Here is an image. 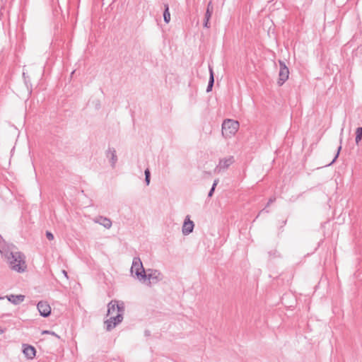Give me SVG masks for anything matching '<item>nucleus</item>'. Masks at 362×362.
Listing matches in <instances>:
<instances>
[{
  "label": "nucleus",
  "mask_w": 362,
  "mask_h": 362,
  "mask_svg": "<svg viewBox=\"0 0 362 362\" xmlns=\"http://www.w3.org/2000/svg\"><path fill=\"white\" fill-rule=\"evenodd\" d=\"M239 122L236 120L226 119L222 124V135L225 138H230L235 134L239 129Z\"/></svg>",
  "instance_id": "f03ea898"
},
{
  "label": "nucleus",
  "mask_w": 362,
  "mask_h": 362,
  "mask_svg": "<svg viewBox=\"0 0 362 362\" xmlns=\"http://www.w3.org/2000/svg\"><path fill=\"white\" fill-rule=\"evenodd\" d=\"M194 226V222L192 221H190L189 217L187 216V218L185 220L182 226V231L183 235H187L189 233H191L193 231Z\"/></svg>",
  "instance_id": "9d476101"
},
{
  "label": "nucleus",
  "mask_w": 362,
  "mask_h": 362,
  "mask_svg": "<svg viewBox=\"0 0 362 362\" xmlns=\"http://www.w3.org/2000/svg\"><path fill=\"white\" fill-rule=\"evenodd\" d=\"M145 175V182L146 185H148L151 180V173L148 168H146L144 171Z\"/></svg>",
  "instance_id": "4be33fe9"
},
{
  "label": "nucleus",
  "mask_w": 362,
  "mask_h": 362,
  "mask_svg": "<svg viewBox=\"0 0 362 362\" xmlns=\"http://www.w3.org/2000/svg\"><path fill=\"white\" fill-rule=\"evenodd\" d=\"M214 12V6L212 1H210L207 4L206 11L205 13V18H211Z\"/></svg>",
  "instance_id": "dca6fc26"
},
{
  "label": "nucleus",
  "mask_w": 362,
  "mask_h": 362,
  "mask_svg": "<svg viewBox=\"0 0 362 362\" xmlns=\"http://www.w3.org/2000/svg\"><path fill=\"white\" fill-rule=\"evenodd\" d=\"M23 77H24V78H25V81H26V78H25V73H23Z\"/></svg>",
  "instance_id": "c756f323"
},
{
  "label": "nucleus",
  "mask_w": 362,
  "mask_h": 362,
  "mask_svg": "<svg viewBox=\"0 0 362 362\" xmlns=\"http://www.w3.org/2000/svg\"><path fill=\"white\" fill-rule=\"evenodd\" d=\"M146 279L149 281L148 284H156L163 279V275L158 270H151L150 273L146 274Z\"/></svg>",
  "instance_id": "0eeeda50"
},
{
  "label": "nucleus",
  "mask_w": 362,
  "mask_h": 362,
  "mask_svg": "<svg viewBox=\"0 0 362 362\" xmlns=\"http://www.w3.org/2000/svg\"><path fill=\"white\" fill-rule=\"evenodd\" d=\"M218 180L216 179L214 181V183L212 185V187L211 188V189L209 190V193H208V197H211L214 194V192L215 191V189H216V185H218Z\"/></svg>",
  "instance_id": "412c9836"
},
{
  "label": "nucleus",
  "mask_w": 362,
  "mask_h": 362,
  "mask_svg": "<svg viewBox=\"0 0 362 362\" xmlns=\"http://www.w3.org/2000/svg\"><path fill=\"white\" fill-rule=\"evenodd\" d=\"M23 353L28 359H33L35 356L36 350L34 346L23 344Z\"/></svg>",
  "instance_id": "1a4fd4ad"
},
{
  "label": "nucleus",
  "mask_w": 362,
  "mask_h": 362,
  "mask_svg": "<svg viewBox=\"0 0 362 362\" xmlns=\"http://www.w3.org/2000/svg\"><path fill=\"white\" fill-rule=\"evenodd\" d=\"M95 222L103 226L105 228L109 229L112 226V221L110 218L100 216L95 219Z\"/></svg>",
  "instance_id": "9b49d317"
},
{
  "label": "nucleus",
  "mask_w": 362,
  "mask_h": 362,
  "mask_svg": "<svg viewBox=\"0 0 362 362\" xmlns=\"http://www.w3.org/2000/svg\"><path fill=\"white\" fill-rule=\"evenodd\" d=\"M117 303V301H116V300H111L107 304V315H110L112 313H113L116 310Z\"/></svg>",
  "instance_id": "f3484780"
},
{
  "label": "nucleus",
  "mask_w": 362,
  "mask_h": 362,
  "mask_svg": "<svg viewBox=\"0 0 362 362\" xmlns=\"http://www.w3.org/2000/svg\"><path fill=\"white\" fill-rule=\"evenodd\" d=\"M280 69H279V81L278 84L279 86H282L288 78L289 75V70L288 68L286 66L284 62L282 60L279 61Z\"/></svg>",
  "instance_id": "20e7f679"
},
{
  "label": "nucleus",
  "mask_w": 362,
  "mask_h": 362,
  "mask_svg": "<svg viewBox=\"0 0 362 362\" xmlns=\"http://www.w3.org/2000/svg\"><path fill=\"white\" fill-rule=\"evenodd\" d=\"M209 72H210V76H209V82H208V86H207V88H206V92L207 93L211 91L212 88H213L214 84V77L213 69L210 66H209Z\"/></svg>",
  "instance_id": "4468645a"
},
{
  "label": "nucleus",
  "mask_w": 362,
  "mask_h": 362,
  "mask_svg": "<svg viewBox=\"0 0 362 362\" xmlns=\"http://www.w3.org/2000/svg\"><path fill=\"white\" fill-rule=\"evenodd\" d=\"M164 7H165V9H164V11H163V19H164V21L166 23H168L170 21V12H169V6L168 4H164Z\"/></svg>",
  "instance_id": "2eb2a0df"
},
{
  "label": "nucleus",
  "mask_w": 362,
  "mask_h": 362,
  "mask_svg": "<svg viewBox=\"0 0 362 362\" xmlns=\"http://www.w3.org/2000/svg\"><path fill=\"white\" fill-rule=\"evenodd\" d=\"M116 310H117L118 313H122L123 315L124 312V305L123 302H121L120 303H117L116 305Z\"/></svg>",
  "instance_id": "5701e85b"
},
{
  "label": "nucleus",
  "mask_w": 362,
  "mask_h": 362,
  "mask_svg": "<svg viewBox=\"0 0 362 362\" xmlns=\"http://www.w3.org/2000/svg\"><path fill=\"white\" fill-rule=\"evenodd\" d=\"M361 139H362V127H357L356 129V138H355L356 144H358V143L361 141Z\"/></svg>",
  "instance_id": "a211bd4d"
},
{
  "label": "nucleus",
  "mask_w": 362,
  "mask_h": 362,
  "mask_svg": "<svg viewBox=\"0 0 362 362\" xmlns=\"http://www.w3.org/2000/svg\"><path fill=\"white\" fill-rule=\"evenodd\" d=\"M46 237L49 240H54V235L50 231H46Z\"/></svg>",
  "instance_id": "393cba45"
},
{
  "label": "nucleus",
  "mask_w": 362,
  "mask_h": 362,
  "mask_svg": "<svg viewBox=\"0 0 362 362\" xmlns=\"http://www.w3.org/2000/svg\"><path fill=\"white\" fill-rule=\"evenodd\" d=\"M145 335H146V336H149V335H150V331H148V330H146V331H145Z\"/></svg>",
  "instance_id": "bb28decb"
},
{
  "label": "nucleus",
  "mask_w": 362,
  "mask_h": 362,
  "mask_svg": "<svg viewBox=\"0 0 362 362\" xmlns=\"http://www.w3.org/2000/svg\"><path fill=\"white\" fill-rule=\"evenodd\" d=\"M62 273L64 274V275L66 277H68V276H67V272H66L65 270H62Z\"/></svg>",
  "instance_id": "cd10ccee"
},
{
  "label": "nucleus",
  "mask_w": 362,
  "mask_h": 362,
  "mask_svg": "<svg viewBox=\"0 0 362 362\" xmlns=\"http://www.w3.org/2000/svg\"><path fill=\"white\" fill-rule=\"evenodd\" d=\"M6 298L8 300V301L12 303L13 304L18 305L24 300L25 296H23V295H10V296H6Z\"/></svg>",
  "instance_id": "f8f14e48"
},
{
  "label": "nucleus",
  "mask_w": 362,
  "mask_h": 362,
  "mask_svg": "<svg viewBox=\"0 0 362 362\" xmlns=\"http://www.w3.org/2000/svg\"><path fill=\"white\" fill-rule=\"evenodd\" d=\"M105 156L107 158H109L112 168H115L117 161L116 150L112 147H109L105 152Z\"/></svg>",
  "instance_id": "6e6552de"
},
{
  "label": "nucleus",
  "mask_w": 362,
  "mask_h": 362,
  "mask_svg": "<svg viewBox=\"0 0 362 362\" xmlns=\"http://www.w3.org/2000/svg\"><path fill=\"white\" fill-rule=\"evenodd\" d=\"M234 159L233 156L220 160L218 166L223 169H227L233 163Z\"/></svg>",
  "instance_id": "ddd939ff"
},
{
  "label": "nucleus",
  "mask_w": 362,
  "mask_h": 362,
  "mask_svg": "<svg viewBox=\"0 0 362 362\" xmlns=\"http://www.w3.org/2000/svg\"><path fill=\"white\" fill-rule=\"evenodd\" d=\"M211 18H204V27L209 28L210 27L209 20Z\"/></svg>",
  "instance_id": "a878e982"
},
{
  "label": "nucleus",
  "mask_w": 362,
  "mask_h": 362,
  "mask_svg": "<svg viewBox=\"0 0 362 362\" xmlns=\"http://www.w3.org/2000/svg\"><path fill=\"white\" fill-rule=\"evenodd\" d=\"M4 332V329H1V328L0 327V334H3Z\"/></svg>",
  "instance_id": "c85d7f7f"
},
{
  "label": "nucleus",
  "mask_w": 362,
  "mask_h": 362,
  "mask_svg": "<svg viewBox=\"0 0 362 362\" xmlns=\"http://www.w3.org/2000/svg\"><path fill=\"white\" fill-rule=\"evenodd\" d=\"M37 308L40 315L44 317H48L51 313V307L45 301H40L37 305Z\"/></svg>",
  "instance_id": "423d86ee"
},
{
  "label": "nucleus",
  "mask_w": 362,
  "mask_h": 362,
  "mask_svg": "<svg viewBox=\"0 0 362 362\" xmlns=\"http://www.w3.org/2000/svg\"><path fill=\"white\" fill-rule=\"evenodd\" d=\"M122 320L123 316L122 313H117L116 316L111 317L110 318L105 321V324L106 325V329L107 331H111Z\"/></svg>",
  "instance_id": "39448f33"
},
{
  "label": "nucleus",
  "mask_w": 362,
  "mask_h": 362,
  "mask_svg": "<svg viewBox=\"0 0 362 362\" xmlns=\"http://www.w3.org/2000/svg\"><path fill=\"white\" fill-rule=\"evenodd\" d=\"M276 201V197H272L269 198L267 205H266V207L264 208L262 210H261L259 213V214L257 215V216L256 218H257L260 214L263 213V212H265V213H269V210L267 209V207H268L270 204H272V203H274V202Z\"/></svg>",
  "instance_id": "aec40b11"
},
{
  "label": "nucleus",
  "mask_w": 362,
  "mask_h": 362,
  "mask_svg": "<svg viewBox=\"0 0 362 362\" xmlns=\"http://www.w3.org/2000/svg\"><path fill=\"white\" fill-rule=\"evenodd\" d=\"M0 253L14 271L23 272L26 269L25 256L13 244L6 243L0 235Z\"/></svg>",
  "instance_id": "f257e3e1"
},
{
  "label": "nucleus",
  "mask_w": 362,
  "mask_h": 362,
  "mask_svg": "<svg viewBox=\"0 0 362 362\" xmlns=\"http://www.w3.org/2000/svg\"><path fill=\"white\" fill-rule=\"evenodd\" d=\"M74 72H75V71H73L71 72V75H73V74H74Z\"/></svg>",
  "instance_id": "7c9ffc66"
},
{
  "label": "nucleus",
  "mask_w": 362,
  "mask_h": 362,
  "mask_svg": "<svg viewBox=\"0 0 362 362\" xmlns=\"http://www.w3.org/2000/svg\"><path fill=\"white\" fill-rule=\"evenodd\" d=\"M342 134H343V129H341V136H340V139H339V141H340V145L337 148V153L334 158V159L332 160V161L328 165H332V163H334L336 160L337 159L339 155V153H340V151L341 149V142H342Z\"/></svg>",
  "instance_id": "6ab92c4d"
},
{
  "label": "nucleus",
  "mask_w": 362,
  "mask_h": 362,
  "mask_svg": "<svg viewBox=\"0 0 362 362\" xmlns=\"http://www.w3.org/2000/svg\"><path fill=\"white\" fill-rule=\"evenodd\" d=\"M42 334H48L49 335H53V336H54L55 337H57L58 339L60 338V337L57 334H56L54 332L49 331V330H45V331L42 332Z\"/></svg>",
  "instance_id": "b1692460"
},
{
  "label": "nucleus",
  "mask_w": 362,
  "mask_h": 362,
  "mask_svg": "<svg viewBox=\"0 0 362 362\" xmlns=\"http://www.w3.org/2000/svg\"><path fill=\"white\" fill-rule=\"evenodd\" d=\"M132 274L135 273L136 278L139 281H146V273L143 267V264L141 261V259L138 257H135L132 261V265L131 267Z\"/></svg>",
  "instance_id": "7ed1b4c3"
}]
</instances>
